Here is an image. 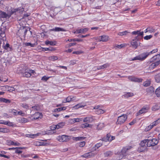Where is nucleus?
Listing matches in <instances>:
<instances>
[{
    "instance_id": "f257e3e1",
    "label": "nucleus",
    "mask_w": 160,
    "mask_h": 160,
    "mask_svg": "<svg viewBox=\"0 0 160 160\" xmlns=\"http://www.w3.org/2000/svg\"><path fill=\"white\" fill-rule=\"evenodd\" d=\"M132 148V147L131 146H127L123 147L120 151L117 152V155L118 156L115 160H119L125 157L127 152Z\"/></svg>"
},
{
    "instance_id": "f03ea898",
    "label": "nucleus",
    "mask_w": 160,
    "mask_h": 160,
    "mask_svg": "<svg viewBox=\"0 0 160 160\" xmlns=\"http://www.w3.org/2000/svg\"><path fill=\"white\" fill-rule=\"evenodd\" d=\"M158 50L157 49H154L149 52H146L145 53H142L139 55L134 58L132 59V60L134 61L137 60H139L140 61H143L150 54L154 53L157 52Z\"/></svg>"
},
{
    "instance_id": "7ed1b4c3",
    "label": "nucleus",
    "mask_w": 160,
    "mask_h": 160,
    "mask_svg": "<svg viewBox=\"0 0 160 160\" xmlns=\"http://www.w3.org/2000/svg\"><path fill=\"white\" fill-rule=\"evenodd\" d=\"M147 139H144L140 143V147L138 148V150L139 152H143L147 148Z\"/></svg>"
},
{
    "instance_id": "20e7f679",
    "label": "nucleus",
    "mask_w": 160,
    "mask_h": 160,
    "mask_svg": "<svg viewBox=\"0 0 160 160\" xmlns=\"http://www.w3.org/2000/svg\"><path fill=\"white\" fill-rule=\"evenodd\" d=\"M147 145L148 147L154 146L157 145L158 142V140L156 138L147 139Z\"/></svg>"
},
{
    "instance_id": "39448f33",
    "label": "nucleus",
    "mask_w": 160,
    "mask_h": 160,
    "mask_svg": "<svg viewBox=\"0 0 160 160\" xmlns=\"http://www.w3.org/2000/svg\"><path fill=\"white\" fill-rule=\"evenodd\" d=\"M127 118V116L126 114H123L118 117L116 122L117 124H122L124 123Z\"/></svg>"
},
{
    "instance_id": "423d86ee",
    "label": "nucleus",
    "mask_w": 160,
    "mask_h": 160,
    "mask_svg": "<svg viewBox=\"0 0 160 160\" xmlns=\"http://www.w3.org/2000/svg\"><path fill=\"white\" fill-rule=\"evenodd\" d=\"M130 43L131 47L134 49H136L140 44L139 41L137 39V37L131 41Z\"/></svg>"
},
{
    "instance_id": "0eeeda50",
    "label": "nucleus",
    "mask_w": 160,
    "mask_h": 160,
    "mask_svg": "<svg viewBox=\"0 0 160 160\" xmlns=\"http://www.w3.org/2000/svg\"><path fill=\"white\" fill-rule=\"evenodd\" d=\"M58 140L60 142H67L69 140V136L66 135L59 136L58 137Z\"/></svg>"
},
{
    "instance_id": "6e6552de",
    "label": "nucleus",
    "mask_w": 160,
    "mask_h": 160,
    "mask_svg": "<svg viewBox=\"0 0 160 160\" xmlns=\"http://www.w3.org/2000/svg\"><path fill=\"white\" fill-rule=\"evenodd\" d=\"M108 37L107 36L103 35L99 37H97L95 38V39L98 42L102 41L106 42L108 40Z\"/></svg>"
},
{
    "instance_id": "1a4fd4ad",
    "label": "nucleus",
    "mask_w": 160,
    "mask_h": 160,
    "mask_svg": "<svg viewBox=\"0 0 160 160\" xmlns=\"http://www.w3.org/2000/svg\"><path fill=\"white\" fill-rule=\"evenodd\" d=\"M115 138L114 136H111L110 133H108L107 135V136L106 137H104L102 138V141L104 142H107L108 141L111 142L112 140H113Z\"/></svg>"
},
{
    "instance_id": "9d476101",
    "label": "nucleus",
    "mask_w": 160,
    "mask_h": 160,
    "mask_svg": "<svg viewBox=\"0 0 160 160\" xmlns=\"http://www.w3.org/2000/svg\"><path fill=\"white\" fill-rule=\"evenodd\" d=\"M34 72H35V71L32 69H26L23 75L24 77L29 78L31 76L32 73L33 74Z\"/></svg>"
},
{
    "instance_id": "9b49d317",
    "label": "nucleus",
    "mask_w": 160,
    "mask_h": 160,
    "mask_svg": "<svg viewBox=\"0 0 160 160\" xmlns=\"http://www.w3.org/2000/svg\"><path fill=\"white\" fill-rule=\"evenodd\" d=\"M152 62L160 63V53L153 56L151 59Z\"/></svg>"
},
{
    "instance_id": "f8f14e48",
    "label": "nucleus",
    "mask_w": 160,
    "mask_h": 160,
    "mask_svg": "<svg viewBox=\"0 0 160 160\" xmlns=\"http://www.w3.org/2000/svg\"><path fill=\"white\" fill-rule=\"evenodd\" d=\"M24 10V8H19L15 9H12L11 11V12L9 14V15H11L14 13L16 12H19L20 13L21 12H22Z\"/></svg>"
},
{
    "instance_id": "ddd939ff",
    "label": "nucleus",
    "mask_w": 160,
    "mask_h": 160,
    "mask_svg": "<svg viewBox=\"0 0 160 160\" xmlns=\"http://www.w3.org/2000/svg\"><path fill=\"white\" fill-rule=\"evenodd\" d=\"M128 78L132 81H133L136 82H141L142 81V79L135 78L134 77L129 76Z\"/></svg>"
},
{
    "instance_id": "4468645a",
    "label": "nucleus",
    "mask_w": 160,
    "mask_h": 160,
    "mask_svg": "<svg viewBox=\"0 0 160 160\" xmlns=\"http://www.w3.org/2000/svg\"><path fill=\"white\" fill-rule=\"evenodd\" d=\"M149 109L148 107H143L141 109H140L137 114L138 115H139L141 114L146 113L148 111Z\"/></svg>"
},
{
    "instance_id": "2eb2a0df",
    "label": "nucleus",
    "mask_w": 160,
    "mask_h": 160,
    "mask_svg": "<svg viewBox=\"0 0 160 160\" xmlns=\"http://www.w3.org/2000/svg\"><path fill=\"white\" fill-rule=\"evenodd\" d=\"M11 17V15L7 14L6 12L0 11V18H9Z\"/></svg>"
},
{
    "instance_id": "dca6fc26",
    "label": "nucleus",
    "mask_w": 160,
    "mask_h": 160,
    "mask_svg": "<svg viewBox=\"0 0 160 160\" xmlns=\"http://www.w3.org/2000/svg\"><path fill=\"white\" fill-rule=\"evenodd\" d=\"M93 118V117H87L83 119V122L88 123L92 122L95 120Z\"/></svg>"
},
{
    "instance_id": "f3484780",
    "label": "nucleus",
    "mask_w": 160,
    "mask_h": 160,
    "mask_svg": "<svg viewBox=\"0 0 160 160\" xmlns=\"http://www.w3.org/2000/svg\"><path fill=\"white\" fill-rule=\"evenodd\" d=\"M88 30V28H85L82 29H78L76 30L75 32L77 33H84L87 32Z\"/></svg>"
},
{
    "instance_id": "a211bd4d",
    "label": "nucleus",
    "mask_w": 160,
    "mask_h": 160,
    "mask_svg": "<svg viewBox=\"0 0 160 160\" xmlns=\"http://www.w3.org/2000/svg\"><path fill=\"white\" fill-rule=\"evenodd\" d=\"M40 134V133H39L36 134H27L26 135V136L27 137L34 138L39 136Z\"/></svg>"
},
{
    "instance_id": "6ab92c4d",
    "label": "nucleus",
    "mask_w": 160,
    "mask_h": 160,
    "mask_svg": "<svg viewBox=\"0 0 160 160\" xmlns=\"http://www.w3.org/2000/svg\"><path fill=\"white\" fill-rule=\"evenodd\" d=\"M74 98L72 96H68L66 98L65 101H63L62 102L63 103H66L67 102H70L74 100L73 99Z\"/></svg>"
},
{
    "instance_id": "aec40b11",
    "label": "nucleus",
    "mask_w": 160,
    "mask_h": 160,
    "mask_svg": "<svg viewBox=\"0 0 160 160\" xmlns=\"http://www.w3.org/2000/svg\"><path fill=\"white\" fill-rule=\"evenodd\" d=\"M113 154L112 152L110 151H107L104 153V156L105 157H111Z\"/></svg>"
},
{
    "instance_id": "412c9836",
    "label": "nucleus",
    "mask_w": 160,
    "mask_h": 160,
    "mask_svg": "<svg viewBox=\"0 0 160 160\" xmlns=\"http://www.w3.org/2000/svg\"><path fill=\"white\" fill-rule=\"evenodd\" d=\"M109 64L108 63H107L104 64L102 65H101V66H99L98 67V68H97V69H98V70L103 69L104 68H106L107 67H109Z\"/></svg>"
},
{
    "instance_id": "4be33fe9",
    "label": "nucleus",
    "mask_w": 160,
    "mask_h": 160,
    "mask_svg": "<svg viewBox=\"0 0 160 160\" xmlns=\"http://www.w3.org/2000/svg\"><path fill=\"white\" fill-rule=\"evenodd\" d=\"M50 31H64L65 30L62 28L59 27H56L55 28H53L50 30Z\"/></svg>"
},
{
    "instance_id": "5701e85b",
    "label": "nucleus",
    "mask_w": 160,
    "mask_h": 160,
    "mask_svg": "<svg viewBox=\"0 0 160 160\" xmlns=\"http://www.w3.org/2000/svg\"><path fill=\"white\" fill-rule=\"evenodd\" d=\"M64 125L65 122H60L57 125H56L55 128H57V129H58L62 128Z\"/></svg>"
},
{
    "instance_id": "b1692460",
    "label": "nucleus",
    "mask_w": 160,
    "mask_h": 160,
    "mask_svg": "<svg viewBox=\"0 0 160 160\" xmlns=\"http://www.w3.org/2000/svg\"><path fill=\"white\" fill-rule=\"evenodd\" d=\"M5 30L4 28H1L0 29V36L2 38H4L5 37Z\"/></svg>"
},
{
    "instance_id": "393cba45",
    "label": "nucleus",
    "mask_w": 160,
    "mask_h": 160,
    "mask_svg": "<svg viewBox=\"0 0 160 160\" xmlns=\"http://www.w3.org/2000/svg\"><path fill=\"white\" fill-rule=\"evenodd\" d=\"M133 93L132 92H127L125 93L124 95V96L126 98H128L129 97H132L133 96Z\"/></svg>"
},
{
    "instance_id": "a878e982",
    "label": "nucleus",
    "mask_w": 160,
    "mask_h": 160,
    "mask_svg": "<svg viewBox=\"0 0 160 160\" xmlns=\"http://www.w3.org/2000/svg\"><path fill=\"white\" fill-rule=\"evenodd\" d=\"M40 113L39 112H35L33 115L34 119H38L39 118H40Z\"/></svg>"
},
{
    "instance_id": "bb28decb",
    "label": "nucleus",
    "mask_w": 160,
    "mask_h": 160,
    "mask_svg": "<svg viewBox=\"0 0 160 160\" xmlns=\"http://www.w3.org/2000/svg\"><path fill=\"white\" fill-rule=\"evenodd\" d=\"M0 99L1 102H3L7 103H9L11 102L10 100L8 99L2 98Z\"/></svg>"
},
{
    "instance_id": "cd10ccee",
    "label": "nucleus",
    "mask_w": 160,
    "mask_h": 160,
    "mask_svg": "<svg viewBox=\"0 0 160 160\" xmlns=\"http://www.w3.org/2000/svg\"><path fill=\"white\" fill-rule=\"evenodd\" d=\"M155 78L157 82H160V73L156 75L155 77Z\"/></svg>"
},
{
    "instance_id": "c85d7f7f",
    "label": "nucleus",
    "mask_w": 160,
    "mask_h": 160,
    "mask_svg": "<svg viewBox=\"0 0 160 160\" xmlns=\"http://www.w3.org/2000/svg\"><path fill=\"white\" fill-rule=\"evenodd\" d=\"M159 64L158 62H153L152 63L149 67V68H154L158 66Z\"/></svg>"
},
{
    "instance_id": "c756f323",
    "label": "nucleus",
    "mask_w": 160,
    "mask_h": 160,
    "mask_svg": "<svg viewBox=\"0 0 160 160\" xmlns=\"http://www.w3.org/2000/svg\"><path fill=\"white\" fill-rule=\"evenodd\" d=\"M155 93L158 97H160V86L155 91Z\"/></svg>"
},
{
    "instance_id": "7c9ffc66",
    "label": "nucleus",
    "mask_w": 160,
    "mask_h": 160,
    "mask_svg": "<svg viewBox=\"0 0 160 160\" xmlns=\"http://www.w3.org/2000/svg\"><path fill=\"white\" fill-rule=\"evenodd\" d=\"M147 29L148 30V31L150 33L154 32L155 31V29L152 27H149L147 28Z\"/></svg>"
},
{
    "instance_id": "2f4dec72",
    "label": "nucleus",
    "mask_w": 160,
    "mask_h": 160,
    "mask_svg": "<svg viewBox=\"0 0 160 160\" xmlns=\"http://www.w3.org/2000/svg\"><path fill=\"white\" fill-rule=\"evenodd\" d=\"M42 50L43 51H52L54 50V49L52 47H50L49 48H43Z\"/></svg>"
},
{
    "instance_id": "473e14b6",
    "label": "nucleus",
    "mask_w": 160,
    "mask_h": 160,
    "mask_svg": "<svg viewBox=\"0 0 160 160\" xmlns=\"http://www.w3.org/2000/svg\"><path fill=\"white\" fill-rule=\"evenodd\" d=\"M20 106L26 109H28L29 106L27 103H22L20 105Z\"/></svg>"
},
{
    "instance_id": "72a5a7b5",
    "label": "nucleus",
    "mask_w": 160,
    "mask_h": 160,
    "mask_svg": "<svg viewBox=\"0 0 160 160\" xmlns=\"http://www.w3.org/2000/svg\"><path fill=\"white\" fill-rule=\"evenodd\" d=\"M28 28H24L22 29H21L20 31V32H23L24 33V35L23 36H24L26 35V34L27 33V32L28 31Z\"/></svg>"
},
{
    "instance_id": "f704fd0d",
    "label": "nucleus",
    "mask_w": 160,
    "mask_h": 160,
    "mask_svg": "<svg viewBox=\"0 0 160 160\" xmlns=\"http://www.w3.org/2000/svg\"><path fill=\"white\" fill-rule=\"evenodd\" d=\"M85 142L84 141L81 142L77 143L78 145L80 147H82L85 146Z\"/></svg>"
},
{
    "instance_id": "c9c22d12",
    "label": "nucleus",
    "mask_w": 160,
    "mask_h": 160,
    "mask_svg": "<svg viewBox=\"0 0 160 160\" xmlns=\"http://www.w3.org/2000/svg\"><path fill=\"white\" fill-rule=\"evenodd\" d=\"M81 157L87 158H90L89 152L85 153L83 155H81Z\"/></svg>"
},
{
    "instance_id": "e433bc0d",
    "label": "nucleus",
    "mask_w": 160,
    "mask_h": 160,
    "mask_svg": "<svg viewBox=\"0 0 160 160\" xmlns=\"http://www.w3.org/2000/svg\"><path fill=\"white\" fill-rule=\"evenodd\" d=\"M104 127L103 123H100L97 126V129L98 130H101Z\"/></svg>"
},
{
    "instance_id": "4c0bfd02",
    "label": "nucleus",
    "mask_w": 160,
    "mask_h": 160,
    "mask_svg": "<svg viewBox=\"0 0 160 160\" xmlns=\"http://www.w3.org/2000/svg\"><path fill=\"white\" fill-rule=\"evenodd\" d=\"M96 113L97 114H102L104 112H105V111L101 109H98V110H97L96 111Z\"/></svg>"
},
{
    "instance_id": "58836bf2",
    "label": "nucleus",
    "mask_w": 160,
    "mask_h": 160,
    "mask_svg": "<svg viewBox=\"0 0 160 160\" xmlns=\"http://www.w3.org/2000/svg\"><path fill=\"white\" fill-rule=\"evenodd\" d=\"M45 43L47 45L50 44L51 45H54L56 44L55 42L46 41Z\"/></svg>"
},
{
    "instance_id": "ea45409f",
    "label": "nucleus",
    "mask_w": 160,
    "mask_h": 160,
    "mask_svg": "<svg viewBox=\"0 0 160 160\" xmlns=\"http://www.w3.org/2000/svg\"><path fill=\"white\" fill-rule=\"evenodd\" d=\"M58 59V57L56 56H51L49 57V59L53 61L57 60Z\"/></svg>"
},
{
    "instance_id": "a19ab883",
    "label": "nucleus",
    "mask_w": 160,
    "mask_h": 160,
    "mask_svg": "<svg viewBox=\"0 0 160 160\" xmlns=\"http://www.w3.org/2000/svg\"><path fill=\"white\" fill-rule=\"evenodd\" d=\"M159 123H160V118L152 123L154 126H156Z\"/></svg>"
},
{
    "instance_id": "79ce46f5",
    "label": "nucleus",
    "mask_w": 160,
    "mask_h": 160,
    "mask_svg": "<svg viewBox=\"0 0 160 160\" xmlns=\"http://www.w3.org/2000/svg\"><path fill=\"white\" fill-rule=\"evenodd\" d=\"M159 107L157 104H155L152 108V110L153 111H156L159 109Z\"/></svg>"
},
{
    "instance_id": "37998d69",
    "label": "nucleus",
    "mask_w": 160,
    "mask_h": 160,
    "mask_svg": "<svg viewBox=\"0 0 160 160\" xmlns=\"http://www.w3.org/2000/svg\"><path fill=\"white\" fill-rule=\"evenodd\" d=\"M89 127V124L88 123H84L81 125V127L82 128H85Z\"/></svg>"
},
{
    "instance_id": "c03bdc74",
    "label": "nucleus",
    "mask_w": 160,
    "mask_h": 160,
    "mask_svg": "<svg viewBox=\"0 0 160 160\" xmlns=\"http://www.w3.org/2000/svg\"><path fill=\"white\" fill-rule=\"evenodd\" d=\"M26 46H30L31 47H33L34 46L35 44H32L30 42H26L24 43Z\"/></svg>"
},
{
    "instance_id": "a18cd8bd",
    "label": "nucleus",
    "mask_w": 160,
    "mask_h": 160,
    "mask_svg": "<svg viewBox=\"0 0 160 160\" xmlns=\"http://www.w3.org/2000/svg\"><path fill=\"white\" fill-rule=\"evenodd\" d=\"M128 33L127 31H125L123 32H119L118 34L120 36L125 35H127Z\"/></svg>"
},
{
    "instance_id": "49530a36",
    "label": "nucleus",
    "mask_w": 160,
    "mask_h": 160,
    "mask_svg": "<svg viewBox=\"0 0 160 160\" xmlns=\"http://www.w3.org/2000/svg\"><path fill=\"white\" fill-rule=\"evenodd\" d=\"M150 84V82L149 81H146L143 83V86L145 87H148Z\"/></svg>"
},
{
    "instance_id": "de8ad7c7",
    "label": "nucleus",
    "mask_w": 160,
    "mask_h": 160,
    "mask_svg": "<svg viewBox=\"0 0 160 160\" xmlns=\"http://www.w3.org/2000/svg\"><path fill=\"white\" fill-rule=\"evenodd\" d=\"M85 137H78L75 138L76 140H82L85 138Z\"/></svg>"
},
{
    "instance_id": "09e8293b",
    "label": "nucleus",
    "mask_w": 160,
    "mask_h": 160,
    "mask_svg": "<svg viewBox=\"0 0 160 160\" xmlns=\"http://www.w3.org/2000/svg\"><path fill=\"white\" fill-rule=\"evenodd\" d=\"M7 89L10 92H12L15 90V89L13 87L8 86H7Z\"/></svg>"
},
{
    "instance_id": "8fccbe9b",
    "label": "nucleus",
    "mask_w": 160,
    "mask_h": 160,
    "mask_svg": "<svg viewBox=\"0 0 160 160\" xmlns=\"http://www.w3.org/2000/svg\"><path fill=\"white\" fill-rule=\"evenodd\" d=\"M20 121L22 122H28V120L25 118H22Z\"/></svg>"
},
{
    "instance_id": "3c124183",
    "label": "nucleus",
    "mask_w": 160,
    "mask_h": 160,
    "mask_svg": "<svg viewBox=\"0 0 160 160\" xmlns=\"http://www.w3.org/2000/svg\"><path fill=\"white\" fill-rule=\"evenodd\" d=\"M152 37L151 35H147L144 37L145 40H148L151 39Z\"/></svg>"
},
{
    "instance_id": "603ef678",
    "label": "nucleus",
    "mask_w": 160,
    "mask_h": 160,
    "mask_svg": "<svg viewBox=\"0 0 160 160\" xmlns=\"http://www.w3.org/2000/svg\"><path fill=\"white\" fill-rule=\"evenodd\" d=\"M148 91L151 92H154V88L152 87H149L147 89Z\"/></svg>"
},
{
    "instance_id": "864d4df0",
    "label": "nucleus",
    "mask_w": 160,
    "mask_h": 160,
    "mask_svg": "<svg viewBox=\"0 0 160 160\" xmlns=\"http://www.w3.org/2000/svg\"><path fill=\"white\" fill-rule=\"evenodd\" d=\"M19 149H20L18 148V147H16V149L15 151V152L17 153H21L22 152V151L20 150Z\"/></svg>"
},
{
    "instance_id": "5fc2aeb1",
    "label": "nucleus",
    "mask_w": 160,
    "mask_h": 160,
    "mask_svg": "<svg viewBox=\"0 0 160 160\" xmlns=\"http://www.w3.org/2000/svg\"><path fill=\"white\" fill-rule=\"evenodd\" d=\"M89 153L90 158L94 157L95 156V155H96L97 154V152H89Z\"/></svg>"
},
{
    "instance_id": "6e6d98bb",
    "label": "nucleus",
    "mask_w": 160,
    "mask_h": 160,
    "mask_svg": "<svg viewBox=\"0 0 160 160\" xmlns=\"http://www.w3.org/2000/svg\"><path fill=\"white\" fill-rule=\"evenodd\" d=\"M102 144V143L99 142L96 144L95 145V147H96V149H98L99 148L101 147Z\"/></svg>"
},
{
    "instance_id": "4d7b16f0",
    "label": "nucleus",
    "mask_w": 160,
    "mask_h": 160,
    "mask_svg": "<svg viewBox=\"0 0 160 160\" xmlns=\"http://www.w3.org/2000/svg\"><path fill=\"white\" fill-rule=\"evenodd\" d=\"M6 125L9 126H12L13 125V123L8 121H6Z\"/></svg>"
},
{
    "instance_id": "13d9d810",
    "label": "nucleus",
    "mask_w": 160,
    "mask_h": 160,
    "mask_svg": "<svg viewBox=\"0 0 160 160\" xmlns=\"http://www.w3.org/2000/svg\"><path fill=\"white\" fill-rule=\"evenodd\" d=\"M34 145L37 146H39L43 145L42 143L40 142H35L34 143Z\"/></svg>"
},
{
    "instance_id": "bf43d9fd",
    "label": "nucleus",
    "mask_w": 160,
    "mask_h": 160,
    "mask_svg": "<svg viewBox=\"0 0 160 160\" xmlns=\"http://www.w3.org/2000/svg\"><path fill=\"white\" fill-rule=\"evenodd\" d=\"M82 53H83V52L81 51H74L72 52L73 54H76L78 55L81 54Z\"/></svg>"
},
{
    "instance_id": "052dcab7",
    "label": "nucleus",
    "mask_w": 160,
    "mask_h": 160,
    "mask_svg": "<svg viewBox=\"0 0 160 160\" xmlns=\"http://www.w3.org/2000/svg\"><path fill=\"white\" fill-rule=\"evenodd\" d=\"M154 127V126H153V125L152 124V123L150 125H149V126H148L147 128V131H148V130H151L153 127Z\"/></svg>"
},
{
    "instance_id": "680f3d73",
    "label": "nucleus",
    "mask_w": 160,
    "mask_h": 160,
    "mask_svg": "<svg viewBox=\"0 0 160 160\" xmlns=\"http://www.w3.org/2000/svg\"><path fill=\"white\" fill-rule=\"evenodd\" d=\"M7 144L8 145H12L13 143V141L9 140L7 141Z\"/></svg>"
},
{
    "instance_id": "e2e57ef3",
    "label": "nucleus",
    "mask_w": 160,
    "mask_h": 160,
    "mask_svg": "<svg viewBox=\"0 0 160 160\" xmlns=\"http://www.w3.org/2000/svg\"><path fill=\"white\" fill-rule=\"evenodd\" d=\"M9 44L8 43H7L6 44L3 46V47L6 50H8V48H9Z\"/></svg>"
},
{
    "instance_id": "0e129e2a",
    "label": "nucleus",
    "mask_w": 160,
    "mask_h": 160,
    "mask_svg": "<svg viewBox=\"0 0 160 160\" xmlns=\"http://www.w3.org/2000/svg\"><path fill=\"white\" fill-rule=\"evenodd\" d=\"M125 47V45L124 44H121L119 45H118L117 46V47L119 48H123V47Z\"/></svg>"
},
{
    "instance_id": "69168bd1",
    "label": "nucleus",
    "mask_w": 160,
    "mask_h": 160,
    "mask_svg": "<svg viewBox=\"0 0 160 160\" xmlns=\"http://www.w3.org/2000/svg\"><path fill=\"white\" fill-rule=\"evenodd\" d=\"M48 78L46 76H44L42 78L41 80L42 81H46L48 79Z\"/></svg>"
},
{
    "instance_id": "338daca9",
    "label": "nucleus",
    "mask_w": 160,
    "mask_h": 160,
    "mask_svg": "<svg viewBox=\"0 0 160 160\" xmlns=\"http://www.w3.org/2000/svg\"><path fill=\"white\" fill-rule=\"evenodd\" d=\"M12 145H14L16 146H19L21 145V144L17 142H13V143Z\"/></svg>"
},
{
    "instance_id": "774afa93",
    "label": "nucleus",
    "mask_w": 160,
    "mask_h": 160,
    "mask_svg": "<svg viewBox=\"0 0 160 160\" xmlns=\"http://www.w3.org/2000/svg\"><path fill=\"white\" fill-rule=\"evenodd\" d=\"M18 114L19 115H21L22 116H24L25 114V113H23L21 111H18Z\"/></svg>"
}]
</instances>
